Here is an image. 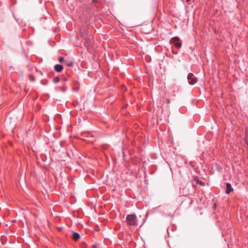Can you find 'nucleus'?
Masks as SVG:
<instances>
[{"label": "nucleus", "instance_id": "nucleus-1", "mask_svg": "<svg viewBox=\"0 0 248 248\" xmlns=\"http://www.w3.org/2000/svg\"><path fill=\"white\" fill-rule=\"evenodd\" d=\"M126 222L128 225L136 226L137 223V217L135 215H128L126 217Z\"/></svg>", "mask_w": 248, "mask_h": 248}, {"label": "nucleus", "instance_id": "nucleus-2", "mask_svg": "<svg viewBox=\"0 0 248 248\" xmlns=\"http://www.w3.org/2000/svg\"><path fill=\"white\" fill-rule=\"evenodd\" d=\"M188 83L190 85H193L197 82V78L192 73H189L187 77Z\"/></svg>", "mask_w": 248, "mask_h": 248}, {"label": "nucleus", "instance_id": "nucleus-3", "mask_svg": "<svg viewBox=\"0 0 248 248\" xmlns=\"http://www.w3.org/2000/svg\"><path fill=\"white\" fill-rule=\"evenodd\" d=\"M170 43L174 44L177 48H180L181 47L182 44L179 42V38L177 37H173L170 40Z\"/></svg>", "mask_w": 248, "mask_h": 248}, {"label": "nucleus", "instance_id": "nucleus-4", "mask_svg": "<svg viewBox=\"0 0 248 248\" xmlns=\"http://www.w3.org/2000/svg\"><path fill=\"white\" fill-rule=\"evenodd\" d=\"M63 68V66L61 64H56L54 66V69L57 72H61Z\"/></svg>", "mask_w": 248, "mask_h": 248}, {"label": "nucleus", "instance_id": "nucleus-5", "mask_svg": "<svg viewBox=\"0 0 248 248\" xmlns=\"http://www.w3.org/2000/svg\"><path fill=\"white\" fill-rule=\"evenodd\" d=\"M232 190H233V188H232L231 184L230 183H226V193L228 194L232 191Z\"/></svg>", "mask_w": 248, "mask_h": 248}, {"label": "nucleus", "instance_id": "nucleus-6", "mask_svg": "<svg viewBox=\"0 0 248 248\" xmlns=\"http://www.w3.org/2000/svg\"><path fill=\"white\" fill-rule=\"evenodd\" d=\"M80 238V235L77 232H74L73 234L72 238L75 241L78 240Z\"/></svg>", "mask_w": 248, "mask_h": 248}, {"label": "nucleus", "instance_id": "nucleus-7", "mask_svg": "<svg viewBox=\"0 0 248 248\" xmlns=\"http://www.w3.org/2000/svg\"><path fill=\"white\" fill-rule=\"evenodd\" d=\"M64 62L65 63L66 65L68 67H72L73 66V62L71 61L68 62V61H64Z\"/></svg>", "mask_w": 248, "mask_h": 248}, {"label": "nucleus", "instance_id": "nucleus-8", "mask_svg": "<svg viewBox=\"0 0 248 248\" xmlns=\"http://www.w3.org/2000/svg\"><path fill=\"white\" fill-rule=\"evenodd\" d=\"M59 81V78L58 77H55L53 79V82L55 83H58V82Z\"/></svg>", "mask_w": 248, "mask_h": 248}, {"label": "nucleus", "instance_id": "nucleus-9", "mask_svg": "<svg viewBox=\"0 0 248 248\" xmlns=\"http://www.w3.org/2000/svg\"><path fill=\"white\" fill-rule=\"evenodd\" d=\"M64 61H65L64 60V59H63V57H60V58H59V62H64Z\"/></svg>", "mask_w": 248, "mask_h": 248}, {"label": "nucleus", "instance_id": "nucleus-10", "mask_svg": "<svg viewBox=\"0 0 248 248\" xmlns=\"http://www.w3.org/2000/svg\"><path fill=\"white\" fill-rule=\"evenodd\" d=\"M80 33H81V34H82V36L83 37H84V39H85V40H86V39H87V36H85V34H84V33H83V32L82 31H81V30H80Z\"/></svg>", "mask_w": 248, "mask_h": 248}, {"label": "nucleus", "instance_id": "nucleus-11", "mask_svg": "<svg viewBox=\"0 0 248 248\" xmlns=\"http://www.w3.org/2000/svg\"><path fill=\"white\" fill-rule=\"evenodd\" d=\"M187 2L189 1L190 0H186Z\"/></svg>", "mask_w": 248, "mask_h": 248}]
</instances>
